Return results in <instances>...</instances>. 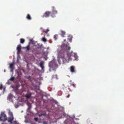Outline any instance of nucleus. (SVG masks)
<instances>
[{"label":"nucleus","instance_id":"obj_1","mask_svg":"<svg viewBox=\"0 0 124 124\" xmlns=\"http://www.w3.org/2000/svg\"><path fill=\"white\" fill-rule=\"evenodd\" d=\"M62 50H61L58 52V55L61 56L62 57V59L63 62H67V59L65 58L64 57V54L66 53L67 56H68V60L69 61L70 60H72L73 57H74L75 59L77 58V54L71 52L70 53L69 52L70 50V47L69 46V44H64L62 46Z\"/></svg>","mask_w":124,"mask_h":124},{"label":"nucleus","instance_id":"obj_2","mask_svg":"<svg viewBox=\"0 0 124 124\" xmlns=\"http://www.w3.org/2000/svg\"><path fill=\"white\" fill-rule=\"evenodd\" d=\"M7 118L6 114L4 112H1L0 116V121L4 122L7 120Z\"/></svg>","mask_w":124,"mask_h":124},{"label":"nucleus","instance_id":"obj_3","mask_svg":"<svg viewBox=\"0 0 124 124\" xmlns=\"http://www.w3.org/2000/svg\"><path fill=\"white\" fill-rule=\"evenodd\" d=\"M51 15V12L49 11H47L45 12L42 16V18H47L50 16Z\"/></svg>","mask_w":124,"mask_h":124},{"label":"nucleus","instance_id":"obj_4","mask_svg":"<svg viewBox=\"0 0 124 124\" xmlns=\"http://www.w3.org/2000/svg\"><path fill=\"white\" fill-rule=\"evenodd\" d=\"M53 9L52 11V13H51V16L53 18L55 17V14L57 13V12L54 9V7H53Z\"/></svg>","mask_w":124,"mask_h":124},{"label":"nucleus","instance_id":"obj_5","mask_svg":"<svg viewBox=\"0 0 124 124\" xmlns=\"http://www.w3.org/2000/svg\"><path fill=\"white\" fill-rule=\"evenodd\" d=\"M14 119V117L13 116H11L10 117L8 118V122L11 123L12 121Z\"/></svg>","mask_w":124,"mask_h":124},{"label":"nucleus","instance_id":"obj_6","mask_svg":"<svg viewBox=\"0 0 124 124\" xmlns=\"http://www.w3.org/2000/svg\"><path fill=\"white\" fill-rule=\"evenodd\" d=\"M30 42L28 43V45L25 47H23V49H26V51H29L30 49Z\"/></svg>","mask_w":124,"mask_h":124},{"label":"nucleus","instance_id":"obj_7","mask_svg":"<svg viewBox=\"0 0 124 124\" xmlns=\"http://www.w3.org/2000/svg\"><path fill=\"white\" fill-rule=\"evenodd\" d=\"M44 62L43 61H41L39 63V66L41 68L42 70H43L44 69V67L43 66Z\"/></svg>","mask_w":124,"mask_h":124},{"label":"nucleus","instance_id":"obj_8","mask_svg":"<svg viewBox=\"0 0 124 124\" xmlns=\"http://www.w3.org/2000/svg\"><path fill=\"white\" fill-rule=\"evenodd\" d=\"M17 49L18 51V52H19L21 49V46L20 45H18L17 47Z\"/></svg>","mask_w":124,"mask_h":124},{"label":"nucleus","instance_id":"obj_9","mask_svg":"<svg viewBox=\"0 0 124 124\" xmlns=\"http://www.w3.org/2000/svg\"><path fill=\"white\" fill-rule=\"evenodd\" d=\"M61 36L63 37H64V35L65 34V32L64 31L62 30H61Z\"/></svg>","mask_w":124,"mask_h":124},{"label":"nucleus","instance_id":"obj_10","mask_svg":"<svg viewBox=\"0 0 124 124\" xmlns=\"http://www.w3.org/2000/svg\"><path fill=\"white\" fill-rule=\"evenodd\" d=\"M39 47H37L36 48H35L33 49L32 50V52L34 53H37L38 52V49L39 48Z\"/></svg>","mask_w":124,"mask_h":124},{"label":"nucleus","instance_id":"obj_11","mask_svg":"<svg viewBox=\"0 0 124 124\" xmlns=\"http://www.w3.org/2000/svg\"><path fill=\"white\" fill-rule=\"evenodd\" d=\"M70 71L71 72H75V71L74 70V67L72 66L71 67Z\"/></svg>","mask_w":124,"mask_h":124},{"label":"nucleus","instance_id":"obj_12","mask_svg":"<svg viewBox=\"0 0 124 124\" xmlns=\"http://www.w3.org/2000/svg\"><path fill=\"white\" fill-rule=\"evenodd\" d=\"M31 94H26L25 95V97L27 99H29L31 97Z\"/></svg>","mask_w":124,"mask_h":124},{"label":"nucleus","instance_id":"obj_13","mask_svg":"<svg viewBox=\"0 0 124 124\" xmlns=\"http://www.w3.org/2000/svg\"><path fill=\"white\" fill-rule=\"evenodd\" d=\"M14 65V64L13 63H12L11 64H10L9 66V68L11 69L12 70H13V69H14V68L13 67Z\"/></svg>","mask_w":124,"mask_h":124},{"label":"nucleus","instance_id":"obj_14","mask_svg":"<svg viewBox=\"0 0 124 124\" xmlns=\"http://www.w3.org/2000/svg\"><path fill=\"white\" fill-rule=\"evenodd\" d=\"M26 18L29 20H31V17L29 14H28L27 15Z\"/></svg>","mask_w":124,"mask_h":124},{"label":"nucleus","instance_id":"obj_15","mask_svg":"<svg viewBox=\"0 0 124 124\" xmlns=\"http://www.w3.org/2000/svg\"><path fill=\"white\" fill-rule=\"evenodd\" d=\"M72 38V37L71 36L69 35L68 36V39L69 41L71 42V41Z\"/></svg>","mask_w":124,"mask_h":124},{"label":"nucleus","instance_id":"obj_16","mask_svg":"<svg viewBox=\"0 0 124 124\" xmlns=\"http://www.w3.org/2000/svg\"><path fill=\"white\" fill-rule=\"evenodd\" d=\"M20 42L21 43H23L25 41V40L23 39H20Z\"/></svg>","mask_w":124,"mask_h":124},{"label":"nucleus","instance_id":"obj_17","mask_svg":"<svg viewBox=\"0 0 124 124\" xmlns=\"http://www.w3.org/2000/svg\"><path fill=\"white\" fill-rule=\"evenodd\" d=\"M12 124H18V123H17V122L16 121H12L11 123H10Z\"/></svg>","mask_w":124,"mask_h":124},{"label":"nucleus","instance_id":"obj_18","mask_svg":"<svg viewBox=\"0 0 124 124\" xmlns=\"http://www.w3.org/2000/svg\"><path fill=\"white\" fill-rule=\"evenodd\" d=\"M46 113H42V114H40L39 115V116H46Z\"/></svg>","mask_w":124,"mask_h":124},{"label":"nucleus","instance_id":"obj_19","mask_svg":"<svg viewBox=\"0 0 124 124\" xmlns=\"http://www.w3.org/2000/svg\"><path fill=\"white\" fill-rule=\"evenodd\" d=\"M42 40L44 42H45L47 41L46 39L44 37L42 38Z\"/></svg>","mask_w":124,"mask_h":124},{"label":"nucleus","instance_id":"obj_20","mask_svg":"<svg viewBox=\"0 0 124 124\" xmlns=\"http://www.w3.org/2000/svg\"><path fill=\"white\" fill-rule=\"evenodd\" d=\"M15 79L14 77H12L9 79V80L11 81H13Z\"/></svg>","mask_w":124,"mask_h":124},{"label":"nucleus","instance_id":"obj_21","mask_svg":"<svg viewBox=\"0 0 124 124\" xmlns=\"http://www.w3.org/2000/svg\"><path fill=\"white\" fill-rule=\"evenodd\" d=\"M58 35H54V38L55 40H56L57 38Z\"/></svg>","mask_w":124,"mask_h":124},{"label":"nucleus","instance_id":"obj_22","mask_svg":"<svg viewBox=\"0 0 124 124\" xmlns=\"http://www.w3.org/2000/svg\"><path fill=\"white\" fill-rule=\"evenodd\" d=\"M9 115H10V116H13L12 112L10 111V110L9 111Z\"/></svg>","mask_w":124,"mask_h":124},{"label":"nucleus","instance_id":"obj_23","mask_svg":"<svg viewBox=\"0 0 124 124\" xmlns=\"http://www.w3.org/2000/svg\"><path fill=\"white\" fill-rule=\"evenodd\" d=\"M49 31V30L48 29H47L46 31H44V32L46 34L47 32Z\"/></svg>","mask_w":124,"mask_h":124},{"label":"nucleus","instance_id":"obj_24","mask_svg":"<svg viewBox=\"0 0 124 124\" xmlns=\"http://www.w3.org/2000/svg\"><path fill=\"white\" fill-rule=\"evenodd\" d=\"M25 77L27 79H29L31 77L30 76H26Z\"/></svg>","mask_w":124,"mask_h":124},{"label":"nucleus","instance_id":"obj_25","mask_svg":"<svg viewBox=\"0 0 124 124\" xmlns=\"http://www.w3.org/2000/svg\"><path fill=\"white\" fill-rule=\"evenodd\" d=\"M34 120L36 121H37L38 120V118L37 117H35L34 118Z\"/></svg>","mask_w":124,"mask_h":124},{"label":"nucleus","instance_id":"obj_26","mask_svg":"<svg viewBox=\"0 0 124 124\" xmlns=\"http://www.w3.org/2000/svg\"><path fill=\"white\" fill-rule=\"evenodd\" d=\"M3 88L2 85V84H0V88L1 89H2Z\"/></svg>","mask_w":124,"mask_h":124},{"label":"nucleus","instance_id":"obj_27","mask_svg":"<svg viewBox=\"0 0 124 124\" xmlns=\"http://www.w3.org/2000/svg\"><path fill=\"white\" fill-rule=\"evenodd\" d=\"M43 124H47V122L44 121L43 122Z\"/></svg>","mask_w":124,"mask_h":124},{"label":"nucleus","instance_id":"obj_28","mask_svg":"<svg viewBox=\"0 0 124 124\" xmlns=\"http://www.w3.org/2000/svg\"><path fill=\"white\" fill-rule=\"evenodd\" d=\"M71 85H72L74 87H75V85L74 84H71Z\"/></svg>","mask_w":124,"mask_h":124},{"label":"nucleus","instance_id":"obj_29","mask_svg":"<svg viewBox=\"0 0 124 124\" xmlns=\"http://www.w3.org/2000/svg\"><path fill=\"white\" fill-rule=\"evenodd\" d=\"M13 69V70H11V72H13V69Z\"/></svg>","mask_w":124,"mask_h":124},{"label":"nucleus","instance_id":"obj_30","mask_svg":"<svg viewBox=\"0 0 124 124\" xmlns=\"http://www.w3.org/2000/svg\"><path fill=\"white\" fill-rule=\"evenodd\" d=\"M70 96V95H68L67 96V97L68 98H69Z\"/></svg>","mask_w":124,"mask_h":124},{"label":"nucleus","instance_id":"obj_31","mask_svg":"<svg viewBox=\"0 0 124 124\" xmlns=\"http://www.w3.org/2000/svg\"><path fill=\"white\" fill-rule=\"evenodd\" d=\"M1 124H7V123H2Z\"/></svg>","mask_w":124,"mask_h":124},{"label":"nucleus","instance_id":"obj_32","mask_svg":"<svg viewBox=\"0 0 124 124\" xmlns=\"http://www.w3.org/2000/svg\"><path fill=\"white\" fill-rule=\"evenodd\" d=\"M54 75H53V77H54Z\"/></svg>","mask_w":124,"mask_h":124},{"label":"nucleus","instance_id":"obj_33","mask_svg":"<svg viewBox=\"0 0 124 124\" xmlns=\"http://www.w3.org/2000/svg\"><path fill=\"white\" fill-rule=\"evenodd\" d=\"M66 39H65V40H64V41H66Z\"/></svg>","mask_w":124,"mask_h":124},{"label":"nucleus","instance_id":"obj_34","mask_svg":"<svg viewBox=\"0 0 124 124\" xmlns=\"http://www.w3.org/2000/svg\"><path fill=\"white\" fill-rule=\"evenodd\" d=\"M50 67H51L50 66Z\"/></svg>","mask_w":124,"mask_h":124}]
</instances>
